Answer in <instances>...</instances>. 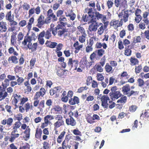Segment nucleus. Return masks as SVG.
I'll list each match as a JSON object with an SVG mask.
<instances>
[{
    "label": "nucleus",
    "mask_w": 149,
    "mask_h": 149,
    "mask_svg": "<svg viewBox=\"0 0 149 149\" xmlns=\"http://www.w3.org/2000/svg\"><path fill=\"white\" fill-rule=\"evenodd\" d=\"M8 61L9 63L11 61L12 63L17 64L18 63V58L14 56H10L8 59Z\"/></svg>",
    "instance_id": "nucleus-20"
},
{
    "label": "nucleus",
    "mask_w": 149,
    "mask_h": 149,
    "mask_svg": "<svg viewBox=\"0 0 149 149\" xmlns=\"http://www.w3.org/2000/svg\"><path fill=\"white\" fill-rule=\"evenodd\" d=\"M13 121V119L11 118H9L7 119H3L1 122V124L5 125H7V127H9L11 126Z\"/></svg>",
    "instance_id": "nucleus-8"
},
{
    "label": "nucleus",
    "mask_w": 149,
    "mask_h": 149,
    "mask_svg": "<svg viewBox=\"0 0 149 149\" xmlns=\"http://www.w3.org/2000/svg\"><path fill=\"white\" fill-rule=\"evenodd\" d=\"M130 12L129 10H127L124 11L123 10L119 13L118 16L119 18H121L120 20L122 22L123 21L125 22H127L128 20Z\"/></svg>",
    "instance_id": "nucleus-3"
},
{
    "label": "nucleus",
    "mask_w": 149,
    "mask_h": 149,
    "mask_svg": "<svg viewBox=\"0 0 149 149\" xmlns=\"http://www.w3.org/2000/svg\"><path fill=\"white\" fill-rule=\"evenodd\" d=\"M78 30L81 32L82 35L86 34L84 29L80 26H78L77 28Z\"/></svg>",
    "instance_id": "nucleus-38"
},
{
    "label": "nucleus",
    "mask_w": 149,
    "mask_h": 149,
    "mask_svg": "<svg viewBox=\"0 0 149 149\" xmlns=\"http://www.w3.org/2000/svg\"><path fill=\"white\" fill-rule=\"evenodd\" d=\"M64 124L63 120L57 121L54 124V130H56L57 128L59 127Z\"/></svg>",
    "instance_id": "nucleus-23"
},
{
    "label": "nucleus",
    "mask_w": 149,
    "mask_h": 149,
    "mask_svg": "<svg viewBox=\"0 0 149 149\" xmlns=\"http://www.w3.org/2000/svg\"><path fill=\"white\" fill-rule=\"evenodd\" d=\"M65 133V131H63L61 133V134L58 136V137L57 138V141L58 143H60L61 142V139L63 137Z\"/></svg>",
    "instance_id": "nucleus-31"
},
{
    "label": "nucleus",
    "mask_w": 149,
    "mask_h": 149,
    "mask_svg": "<svg viewBox=\"0 0 149 149\" xmlns=\"http://www.w3.org/2000/svg\"><path fill=\"white\" fill-rule=\"evenodd\" d=\"M40 95L42 97H43L45 94V88H43L42 87L40 90V92H39Z\"/></svg>",
    "instance_id": "nucleus-43"
},
{
    "label": "nucleus",
    "mask_w": 149,
    "mask_h": 149,
    "mask_svg": "<svg viewBox=\"0 0 149 149\" xmlns=\"http://www.w3.org/2000/svg\"><path fill=\"white\" fill-rule=\"evenodd\" d=\"M41 134L42 132L41 131H38L37 130H36L35 134L36 138L37 139L40 138V137Z\"/></svg>",
    "instance_id": "nucleus-47"
},
{
    "label": "nucleus",
    "mask_w": 149,
    "mask_h": 149,
    "mask_svg": "<svg viewBox=\"0 0 149 149\" xmlns=\"http://www.w3.org/2000/svg\"><path fill=\"white\" fill-rule=\"evenodd\" d=\"M59 21L60 22V24H58V25H60L63 26H65V25L66 24V22H62V21L63 22H65L67 21V19L65 17L63 16H61L60 17L59 19Z\"/></svg>",
    "instance_id": "nucleus-22"
},
{
    "label": "nucleus",
    "mask_w": 149,
    "mask_h": 149,
    "mask_svg": "<svg viewBox=\"0 0 149 149\" xmlns=\"http://www.w3.org/2000/svg\"><path fill=\"white\" fill-rule=\"evenodd\" d=\"M105 68L106 72H107L112 73L113 70H112V68L111 66L108 63H107L105 67Z\"/></svg>",
    "instance_id": "nucleus-27"
},
{
    "label": "nucleus",
    "mask_w": 149,
    "mask_h": 149,
    "mask_svg": "<svg viewBox=\"0 0 149 149\" xmlns=\"http://www.w3.org/2000/svg\"><path fill=\"white\" fill-rule=\"evenodd\" d=\"M142 66L141 65H139L137 67H136L135 68V72L136 74L139 73L142 69Z\"/></svg>",
    "instance_id": "nucleus-46"
},
{
    "label": "nucleus",
    "mask_w": 149,
    "mask_h": 149,
    "mask_svg": "<svg viewBox=\"0 0 149 149\" xmlns=\"http://www.w3.org/2000/svg\"><path fill=\"white\" fill-rule=\"evenodd\" d=\"M62 91L63 90L61 89V87L58 86L55 87L53 89L52 93H53V94H54L57 93H61Z\"/></svg>",
    "instance_id": "nucleus-26"
},
{
    "label": "nucleus",
    "mask_w": 149,
    "mask_h": 149,
    "mask_svg": "<svg viewBox=\"0 0 149 149\" xmlns=\"http://www.w3.org/2000/svg\"><path fill=\"white\" fill-rule=\"evenodd\" d=\"M87 88L86 86L82 87L78 89L77 92L79 93H81L84 90H86Z\"/></svg>",
    "instance_id": "nucleus-60"
},
{
    "label": "nucleus",
    "mask_w": 149,
    "mask_h": 149,
    "mask_svg": "<svg viewBox=\"0 0 149 149\" xmlns=\"http://www.w3.org/2000/svg\"><path fill=\"white\" fill-rule=\"evenodd\" d=\"M38 46V44L36 42L34 43L33 45L32 44V45L31 46V50L32 52H34L36 51L37 49Z\"/></svg>",
    "instance_id": "nucleus-40"
},
{
    "label": "nucleus",
    "mask_w": 149,
    "mask_h": 149,
    "mask_svg": "<svg viewBox=\"0 0 149 149\" xmlns=\"http://www.w3.org/2000/svg\"><path fill=\"white\" fill-rule=\"evenodd\" d=\"M125 35V30H123L120 31V38H123Z\"/></svg>",
    "instance_id": "nucleus-64"
},
{
    "label": "nucleus",
    "mask_w": 149,
    "mask_h": 149,
    "mask_svg": "<svg viewBox=\"0 0 149 149\" xmlns=\"http://www.w3.org/2000/svg\"><path fill=\"white\" fill-rule=\"evenodd\" d=\"M137 82L138 83V86L141 87L144 84V81L141 79H139L137 80Z\"/></svg>",
    "instance_id": "nucleus-42"
},
{
    "label": "nucleus",
    "mask_w": 149,
    "mask_h": 149,
    "mask_svg": "<svg viewBox=\"0 0 149 149\" xmlns=\"http://www.w3.org/2000/svg\"><path fill=\"white\" fill-rule=\"evenodd\" d=\"M74 63V67L75 68L74 70H76L78 66V61L77 60H74L73 61L72 58H70L69 59L68 62V65L72 68L73 67V63Z\"/></svg>",
    "instance_id": "nucleus-9"
},
{
    "label": "nucleus",
    "mask_w": 149,
    "mask_h": 149,
    "mask_svg": "<svg viewBox=\"0 0 149 149\" xmlns=\"http://www.w3.org/2000/svg\"><path fill=\"white\" fill-rule=\"evenodd\" d=\"M24 37V35L21 32H19L17 36V41H20L22 40Z\"/></svg>",
    "instance_id": "nucleus-41"
},
{
    "label": "nucleus",
    "mask_w": 149,
    "mask_h": 149,
    "mask_svg": "<svg viewBox=\"0 0 149 149\" xmlns=\"http://www.w3.org/2000/svg\"><path fill=\"white\" fill-rule=\"evenodd\" d=\"M122 91L123 93L126 95H127L128 97V94L130 92V87L129 84H127L122 88Z\"/></svg>",
    "instance_id": "nucleus-17"
},
{
    "label": "nucleus",
    "mask_w": 149,
    "mask_h": 149,
    "mask_svg": "<svg viewBox=\"0 0 149 149\" xmlns=\"http://www.w3.org/2000/svg\"><path fill=\"white\" fill-rule=\"evenodd\" d=\"M128 30L130 31H132L134 29V25L132 24H130L127 26Z\"/></svg>",
    "instance_id": "nucleus-62"
},
{
    "label": "nucleus",
    "mask_w": 149,
    "mask_h": 149,
    "mask_svg": "<svg viewBox=\"0 0 149 149\" xmlns=\"http://www.w3.org/2000/svg\"><path fill=\"white\" fill-rule=\"evenodd\" d=\"M9 25L11 27L8 29V30L11 31H13L15 30L16 27L15 26L17 24V23L14 21L13 19L9 21Z\"/></svg>",
    "instance_id": "nucleus-12"
},
{
    "label": "nucleus",
    "mask_w": 149,
    "mask_h": 149,
    "mask_svg": "<svg viewBox=\"0 0 149 149\" xmlns=\"http://www.w3.org/2000/svg\"><path fill=\"white\" fill-rule=\"evenodd\" d=\"M45 44L47 45V47L52 48H54L56 46L57 43L56 42H52L47 40L45 43Z\"/></svg>",
    "instance_id": "nucleus-19"
},
{
    "label": "nucleus",
    "mask_w": 149,
    "mask_h": 149,
    "mask_svg": "<svg viewBox=\"0 0 149 149\" xmlns=\"http://www.w3.org/2000/svg\"><path fill=\"white\" fill-rule=\"evenodd\" d=\"M11 43L14 45L16 42V38L15 35H12L11 36Z\"/></svg>",
    "instance_id": "nucleus-36"
},
{
    "label": "nucleus",
    "mask_w": 149,
    "mask_h": 149,
    "mask_svg": "<svg viewBox=\"0 0 149 149\" xmlns=\"http://www.w3.org/2000/svg\"><path fill=\"white\" fill-rule=\"evenodd\" d=\"M61 110V108L59 106H55L52 109L51 111H59Z\"/></svg>",
    "instance_id": "nucleus-55"
},
{
    "label": "nucleus",
    "mask_w": 149,
    "mask_h": 149,
    "mask_svg": "<svg viewBox=\"0 0 149 149\" xmlns=\"http://www.w3.org/2000/svg\"><path fill=\"white\" fill-rule=\"evenodd\" d=\"M43 148L44 149H49V144L46 141H44L43 143Z\"/></svg>",
    "instance_id": "nucleus-56"
},
{
    "label": "nucleus",
    "mask_w": 149,
    "mask_h": 149,
    "mask_svg": "<svg viewBox=\"0 0 149 149\" xmlns=\"http://www.w3.org/2000/svg\"><path fill=\"white\" fill-rule=\"evenodd\" d=\"M66 123L68 125H71L74 126L76 124V121L72 117L70 116L69 118L66 119Z\"/></svg>",
    "instance_id": "nucleus-11"
},
{
    "label": "nucleus",
    "mask_w": 149,
    "mask_h": 149,
    "mask_svg": "<svg viewBox=\"0 0 149 149\" xmlns=\"http://www.w3.org/2000/svg\"><path fill=\"white\" fill-rule=\"evenodd\" d=\"M5 109L8 112H9L10 113H12V112L11 110V107L10 106L8 105H6L5 106Z\"/></svg>",
    "instance_id": "nucleus-52"
},
{
    "label": "nucleus",
    "mask_w": 149,
    "mask_h": 149,
    "mask_svg": "<svg viewBox=\"0 0 149 149\" xmlns=\"http://www.w3.org/2000/svg\"><path fill=\"white\" fill-rule=\"evenodd\" d=\"M44 19V17L42 15L39 17L37 19L38 23L36 25L37 26L40 28L45 24Z\"/></svg>",
    "instance_id": "nucleus-10"
},
{
    "label": "nucleus",
    "mask_w": 149,
    "mask_h": 149,
    "mask_svg": "<svg viewBox=\"0 0 149 149\" xmlns=\"http://www.w3.org/2000/svg\"><path fill=\"white\" fill-rule=\"evenodd\" d=\"M13 92V89L9 87L7 89V92L6 91L5 88L0 86V101H1L5 99L8 96L7 92L11 93Z\"/></svg>",
    "instance_id": "nucleus-2"
},
{
    "label": "nucleus",
    "mask_w": 149,
    "mask_h": 149,
    "mask_svg": "<svg viewBox=\"0 0 149 149\" xmlns=\"http://www.w3.org/2000/svg\"><path fill=\"white\" fill-rule=\"evenodd\" d=\"M99 26H100L98 30L97 33L98 34L101 35L105 29L104 28V25L102 23H99Z\"/></svg>",
    "instance_id": "nucleus-21"
},
{
    "label": "nucleus",
    "mask_w": 149,
    "mask_h": 149,
    "mask_svg": "<svg viewBox=\"0 0 149 149\" xmlns=\"http://www.w3.org/2000/svg\"><path fill=\"white\" fill-rule=\"evenodd\" d=\"M24 79L22 77H18V78L17 80V81L18 85H19L20 84L22 83L24 81Z\"/></svg>",
    "instance_id": "nucleus-57"
},
{
    "label": "nucleus",
    "mask_w": 149,
    "mask_h": 149,
    "mask_svg": "<svg viewBox=\"0 0 149 149\" xmlns=\"http://www.w3.org/2000/svg\"><path fill=\"white\" fill-rule=\"evenodd\" d=\"M5 17L6 19L8 21L14 19L13 15L12 16L11 12L10 11L7 13Z\"/></svg>",
    "instance_id": "nucleus-25"
},
{
    "label": "nucleus",
    "mask_w": 149,
    "mask_h": 149,
    "mask_svg": "<svg viewBox=\"0 0 149 149\" xmlns=\"http://www.w3.org/2000/svg\"><path fill=\"white\" fill-rule=\"evenodd\" d=\"M95 52L97 53L96 59L98 60L100 58L104 53V50L103 49L96 50Z\"/></svg>",
    "instance_id": "nucleus-16"
},
{
    "label": "nucleus",
    "mask_w": 149,
    "mask_h": 149,
    "mask_svg": "<svg viewBox=\"0 0 149 149\" xmlns=\"http://www.w3.org/2000/svg\"><path fill=\"white\" fill-rule=\"evenodd\" d=\"M26 24V21L25 20H22L19 23V25L20 26L23 27Z\"/></svg>",
    "instance_id": "nucleus-59"
},
{
    "label": "nucleus",
    "mask_w": 149,
    "mask_h": 149,
    "mask_svg": "<svg viewBox=\"0 0 149 149\" xmlns=\"http://www.w3.org/2000/svg\"><path fill=\"white\" fill-rule=\"evenodd\" d=\"M86 34L82 35L81 36H79V42L81 43H84L85 42Z\"/></svg>",
    "instance_id": "nucleus-32"
},
{
    "label": "nucleus",
    "mask_w": 149,
    "mask_h": 149,
    "mask_svg": "<svg viewBox=\"0 0 149 149\" xmlns=\"http://www.w3.org/2000/svg\"><path fill=\"white\" fill-rule=\"evenodd\" d=\"M127 100V98L126 96H124L123 97H121L117 101V103H125Z\"/></svg>",
    "instance_id": "nucleus-33"
},
{
    "label": "nucleus",
    "mask_w": 149,
    "mask_h": 149,
    "mask_svg": "<svg viewBox=\"0 0 149 149\" xmlns=\"http://www.w3.org/2000/svg\"><path fill=\"white\" fill-rule=\"evenodd\" d=\"M6 25V23L5 22H0V30L2 32H5L6 31L7 28Z\"/></svg>",
    "instance_id": "nucleus-18"
},
{
    "label": "nucleus",
    "mask_w": 149,
    "mask_h": 149,
    "mask_svg": "<svg viewBox=\"0 0 149 149\" xmlns=\"http://www.w3.org/2000/svg\"><path fill=\"white\" fill-rule=\"evenodd\" d=\"M123 24V22L120 20L119 21L118 20L114 19L112 20L111 23V26H113L115 29H116L118 27L122 26Z\"/></svg>",
    "instance_id": "nucleus-7"
},
{
    "label": "nucleus",
    "mask_w": 149,
    "mask_h": 149,
    "mask_svg": "<svg viewBox=\"0 0 149 149\" xmlns=\"http://www.w3.org/2000/svg\"><path fill=\"white\" fill-rule=\"evenodd\" d=\"M65 32V29L63 28V27L59 25V28L58 31V34L59 36H61Z\"/></svg>",
    "instance_id": "nucleus-24"
},
{
    "label": "nucleus",
    "mask_w": 149,
    "mask_h": 149,
    "mask_svg": "<svg viewBox=\"0 0 149 149\" xmlns=\"http://www.w3.org/2000/svg\"><path fill=\"white\" fill-rule=\"evenodd\" d=\"M88 16L86 14H84L83 15L82 20H83L84 22H86L89 20L92 19V18H91L88 15Z\"/></svg>",
    "instance_id": "nucleus-34"
},
{
    "label": "nucleus",
    "mask_w": 149,
    "mask_h": 149,
    "mask_svg": "<svg viewBox=\"0 0 149 149\" xmlns=\"http://www.w3.org/2000/svg\"><path fill=\"white\" fill-rule=\"evenodd\" d=\"M125 50V54L127 56H130L131 54V50L130 49H126Z\"/></svg>",
    "instance_id": "nucleus-48"
},
{
    "label": "nucleus",
    "mask_w": 149,
    "mask_h": 149,
    "mask_svg": "<svg viewBox=\"0 0 149 149\" xmlns=\"http://www.w3.org/2000/svg\"><path fill=\"white\" fill-rule=\"evenodd\" d=\"M88 15L92 18L93 19L96 20V18L97 19H101L103 17V15L100 14L99 12H92V8L88 9Z\"/></svg>",
    "instance_id": "nucleus-4"
},
{
    "label": "nucleus",
    "mask_w": 149,
    "mask_h": 149,
    "mask_svg": "<svg viewBox=\"0 0 149 149\" xmlns=\"http://www.w3.org/2000/svg\"><path fill=\"white\" fill-rule=\"evenodd\" d=\"M65 14L66 17H69L70 19L72 21H73L76 17V15L72 12V10H70L67 12H65Z\"/></svg>",
    "instance_id": "nucleus-13"
},
{
    "label": "nucleus",
    "mask_w": 149,
    "mask_h": 149,
    "mask_svg": "<svg viewBox=\"0 0 149 149\" xmlns=\"http://www.w3.org/2000/svg\"><path fill=\"white\" fill-rule=\"evenodd\" d=\"M59 28V25H58L56 27L54 28V29H52L51 30L52 33L54 36H55L58 33V31Z\"/></svg>",
    "instance_id": "nucleus-35"
},
{
    "label": "nucleus",
    "mask_w": 149,
    "mask_h": 149,
    "mask_svg": "<svg viewBox=\"0 0 149 149\" xmlns=\"http://www.w3.org/2000/svg\"><path fill=\"white\" fill-rule=\"evenodd\" d=\"M55 120L58 121L63 120V117L61 115H56L54 116Z\"/></svg>",
    "instance_id": "nucleus-50"
},
{
    "label": "nucleus",
    "mask_w": 149,
    "mask_h": 149,
    "mask_svg": "<svg viewBox=\"0 0 149 149\" xmlns=\"http://www.w3.org/2000/svg\"><path fill=\"white\" fill-rule=\"evenodd\" d=\"M31 38L30 36H25L24 41L22 42V44L24 45H26L27 42H31Z\"/></svg>",
    "instance_id": "nucleus-28"
},
{
    "label": "nucleus",
    "mask_w": 149,
    "mask_h": 149,
    "mask_svg": "<svg viewBox=\"0 0 149 149\" xmlns=\"http://www.w3.org/2000/svg\"><path fill=\"white\" fill-rule=\"evenodd\" d=\"M130 61L131 63V65H135L138 62V60L136 58H131Z\"/></svg>",
    "instance_id": "nucleus-49"
},
{
    "label": "nucleus",
    "mask_w": 149,
    "mask_h": 149,
    "mask_svg": "<svg viewBox=\"0 0 149 149\" xmlns=\"http://www.w3.org/2000/svg\"><path fill=\"white\" fill-rule=\"evenodd\" d=\"M22 6L23 7V8L24 9L26 10H28L30 8V5L26 3H24Z\"/></svg>",
    "instance_id": "nucleus-58"
},
{
    "label": "nucleus",
    "mask_w": 149,
    "mask_h": 149,
    "mask_svg": "<svg viewBox=\"0 0 149 149\" xmlns=\"http://www.w3.org/2000/svg\"><path fill=\"white\" fill-rule=\"evenodd\" d=\"M29 36L30 37L31 41L32 40H36L37 38V36L34 33H32L30 36Z\"/></svg>",
    "instance_id": "nucleus-54"
},
{
    "label": "nucleus",
    "mask_w": 149,
    "mask_h": 149,
    "mask_svg": "<svg viewBox=\"0 0 149 149\" xmlns=\"http://www.w3.org/2000/svg\"><path fill=\"white\" fill-rule=\"evenodd\" d=\"M139 28L143 30L144 29L146 28L145 24V23H144V22H141L139 24Z\"/></svg>",
    "instance_id": "nucleus-51"
},
{
    "label": "nucleus",
    "mask_w": 149,
    "mask_h": 149,
    "mask_svg": "<svg viewBox=\"0 0 149 149\" xmlns=\"http://www.w3.org/2000/svg\"><path fill=\"white\" fill-rule=\"evenodd\" d=\"M30 130L29 126H28L24 132V133L25 134V137L27 139L29 138L30 135Z\"/></svg>",
    "instance_id": "nucleus-30"
},
{
    "label": "nucleus",
    "mask_w": 149,
    "mask_h": 149,
    "mask_svg": "<svg viewBox=\"0 0 149 149\" xmlns=\"http://www.w3.org/2000/svg\"><path fill=\"white\" fill-rule=\"evenodd\" d=\"M47 16H48L51 19H52V21L53 22L56 21L57 20V18L55 15H54L52 12V10L49 9L47 12Z\"/></svg>",
    "instance_id": "nucleus-14"
},
{
    "label": "nucleus",
    "mask_w": 149,
    "mask_h": 149,
    "mask_svg": "<svg viewBox=\"0 0 149 149\" xmlns=\"http://www.w3.org/2000/svg\"><path fill=\"white\" fill-rule=\"evenodd\" d=\"M51 31V30L48 29L47 30L46 32H45V38L46 39H48L51 37L52 35Z\"/></svg>",
    "instance_id": "nucleus-29"
},
{
    "label": "nucleus",
    "mask_w": 149,
    "mask_h": 149,
    "mask_svg": "<svg viewBox=\"0 0 149 149\" xmlns=\"http://www.w3.org/2000/svg\"><path fill=\"white\" fill-rule=\"evenodd\" d=\"M91 24L89 26L88 30L91 32H95L99 26V23L96 22V20L91 19L90 20Z\"/></svg>",
    "instance_id": "nucleus-5"
},
{
    "label": "nucleus",
    "mask_w": 149,
    "mask_h": 149,
    "mask_svg": "<svg viewBox=\"0 0 149 149\" xmlns=\"http://www.w3.org/2000/svg\"><path fill=\"white\" fill-rule=\"evenodd\" d=\"M86 120L87 122L90 124H92L94 123L95 122L93 120V117L89 115L86 118Z\"/></svg>",
    "instance_id": "nucleus-37"
},
{
    "label": "nucleus",
    "mask_w": 149,
    "mask_h": 149,
    "mask_svg": "<svg viewBox=\"0 0 149 149\" xmlns=\"http://www.w3.org/2000/svg\"><path fill=\"white\" fill-rule=\"evenodd\" d=\"M35 9L34 8H31L29 12V16L32 15L35 13Z\"/></svg>",
    "instance_id": "nucleus-53"
},
{
    "label": "nucleus",
    "mask_w": 149,
    "mask_h": 149,
    "mask_svg": "<svg viewBox=\"0 0 149 149\" xmlns=\"http://www.w3.org/2000/svg\"><path fill=\"white\" fill-rule=\"evenodd\" d=\"M139 93V92L138 91H134L133 90L131 91L130 93L128 94V97H130L132 95H137Z\"/></svg>",
    "instance_id": "nucleus-44"
},
{
    "label": "nucleus",
    "mask_w": 149,
    "mask_h": 149,
    "mask_svg": "<svg viewBox=\"0 0 149 149\" xmlns=\"http://www.w3.org/2000/svg\"><path fill=\"white\" fill-rule=\"evenodd\" d=\"M101 100L102 102V106L104 108H107L109 105L107 101L109 100V97L107 95H104L102 96Z\"/></svg>",
    "instance_id": "nucleus-6"
},
{
    "label": "nucleus",
    "mask_w": 149,
    "mask_h": 149,
    "mask_svg": "<svg viewBox=\"0 0 149 149\" xmlns=\"http://www.w3.org/2000/svg\"><path fill=\"white\" fill-rule=\"evenodd\" d=\"M110 90L109 95L110 98L113 101L117 99L122 95V94L116 86L112 87Z\"/></svg>",
    "instance_id": "nucleus-1"
},
{
    "label": "nucleus",
    "mask_w": 149,
    "mask_h": 149,
    "mask_svg": "<svg viewBox=\"0 0 149 149\" xmlns=\"http://www.w3.org/2000/svg\"><path fill=\"white\" fill-rule=\"evenodd\" d=\"M95 67L97 71L100 72H102L103 71V68L100 65H96Z\"/></svg>",
    "instance_id": "nucleus-39"
},
{
    "label": "nucleus",
    "mask_w": 149,
    "mask_h": 149,
    "mask_svg": "<svg viewBox=\"0 0 149 149\" xmlns=\"http://www.w3.org/2000/svg\"><path fill=\"white\" fill-rule=\"evenodd\" d=\"M69 104L72 105H73L76 104H78L79 103V99L76 96H74L73 98H70L69 101Z\"/></svg>",
    "instance_id": "nucleus-15"
},
{
    "label": "nucleus",
    "mask_w": 149,
    "mask_h": 149,
    "mask_svg": "<svg viewBox=\"0 0 149 149\" xmlns=\"http://www.w3.org/2000/svg\"><path fill=\"white\" fill-rule=\"evenodd\" d=\"M136 17L135 18V21L136 23H139L142 19V17L141 15L136 16Z\"/></svg>",
    "instance_id": "nucleus-63"
},
{
    "label": "nucleus",
    "mask_w": 149,
    "mask_h": 149,
    "mask_svg": "<svg viewBox=\"0 0 149 149\" xmlns=\"http://www.w3.org/2000/svg\"><path fill=\"white\" fill-rule=\"evenodd\" d=\"M21 125V123L20 121L15 122V126L13 127V129H15L19 128Z\"/></svg>",
    "instance_id": "nucleus-45"
},
{
    "label": "nucleus",
    "mask_w": 149,
    "mask_h": 149,
    "mask_svg": "<svg viewBox=\"0 0 149 149\" xmlns=\"http://www.w3.org/2000/svg\"><path fill=\"white\" fill-rule=\"evenodd\" d=\"M107 3L108 8L109 9L112 6L113 3L111 1H107Z\"/></svg>",
    "instance_id": "nucleus-61"
}]
</instances>
